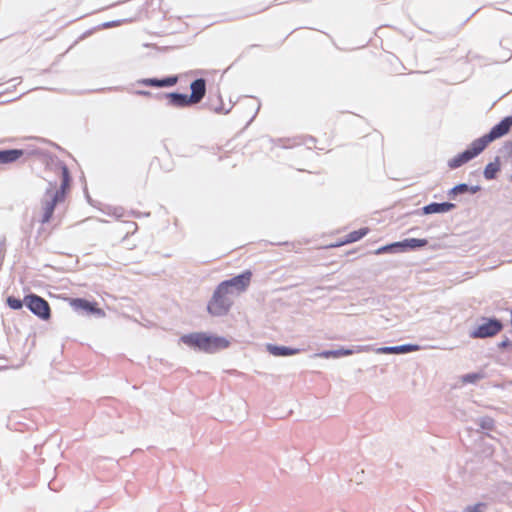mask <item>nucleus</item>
Listing matches in <instances>:
<instances>
[{"label":"nucleus","instance_id":"1","mask_svg":"<svg viewBox=\"0 0 512 512\" xmlns=\"http://www.w3.org/2000/svg\"><path fill=\"white\" fill-rule=\"evenodd\" d=\"M180 341L190 348L208 354L216 353L230 345V341L226 337L211 335L205 332L185 334L180 337Z\"/></svg>","mask_w":512,"mask_h":512},{"label":"nucleus","instance_id":"2","mask_svg":"<svg viewBox=\"0 0 512 512\" xmlns=\"http://www.w3.org/2000/svg\"><path fill=\"white\" fill-rule=\"evenodd\" d=\"M62 182L57 187L56 182H49L45 189L44 197L42 200L43 216L41 222L48 223L53 216L56 204L61 203L65 199L66 190L69 185V172L66 166H62Z\"/></svg>","mask_w":512,"mask_h":512},{"label":"nucleus","instance_id":"3","mask_svg":"<svg viewBox=\"0 0 512 512\" xmlns=\"http://www.w3.org/2000/svg\"><path fill=\"white\" fill-rule=\"evenodd\" d=\"M233 298L228 290L219 283L207 304L208 312L216 317L226 315L233 305Z\"/></svg>","mask_w":512,"mask_h":512},{"label":"nucleus","instance_id":"4","mask_svg":"<svg viewBox=\"0 0 512 512\" xmlns=\"http://www.w3.org/2000/svg\"><path fill=\"white\" fill-rule=\"evenodd\" d=\"M251 277V271L246 270L235 277L222 281L220 284L225 287L233 297H237L247 290L251 282Z\"/></svg>","mask_w":512,"mask_h":512},{"label":"nucleus","instance_id":"5","mask_svg":"<svg viewBox=\"0 0 512 512\" xmlns=\"http://www.w3.org/2000/svg\"><path fill=\"white\" fill-rule=\"evenodd\" d=\"M70 307L81 315H94L98 318L105 317V312L97 307L95 302H90L83 298L68 299Z\"/></svg>","mask_w":512,"mask_h":512},{"label":"nucleus","instance_id":"6","mask_svg":"<svg viewBox=\"0 0 512 512\" xmlns=\"http://www.w3.org/2000/svg\"><path fill=\"white\" fill-rule=\"evenodd\" d=\"M502 329V324L496 319H485L470 333L473 338H487L496 335Z\"/></svg>","mask_w":512,"mask_h":512},{"label":"nucleus","instance_id":"7","mask_svg":"<svg viewBox=\"0 0 512 512\" xmlns=\"http://www.w3.org/2000/svg\"><path fill=\"white\" fill-rule=\"evenodd\" d=\"M25 302L29 310L39 318L47 320L50 317V308L48 303L37 295L25 297Z\"/></svg>","mask_w":512,"mask_h":512},{"label":"nucleus","instance_id":"8","mask_svg":"<svg viewBox=\"0 0 512 512\" xmlns=\"http://www.w3.org/2000/svg\"><path fill=\"white\" fill-rule=\"evenodd\" d=\"M371 350H372V348L369 345H357L353 349L339 348V349H335V350H324V351L316 353L314 355V357L326 358V359L330 358V357L338 358L341 356H349V355H352L353 353H365V352H369Z\"/></svg>","mask_w":512,"mask_h":512},{"label":"nucleus","instance_id":"9","mask_svg":"<svg viewBox=\"0 0 512 512\" xmlns=\"http://www.w3.org/2000/svg\"><path fill=\"white\" fill-rule=\"evenodd\" d=\"M512 126V116L505 117L498 124L492 127L487 135L488 140L493 141L508 133Z\"/></svg>","mask_w":512,"mask_h":512},{"label":"nucleus","instance_id":"10","mask_svg":"<svg viewBox=\"0 0 512 512\" xmlns=\"http://www.w3.org/2000/svg\"><path fill=\"white\" fill-rule=\"evenodd\" d=\"M419 350V345L417 344H402L397 346H384L379 347L375 350L378 354H399V353H408L412 351Z\"/></svg>","mask_w":512,"mask_h":512},{"label":"nucleus","instance_id":"11","mask_svg":"<svg viewBox=\"0 0 512 512\" xmlns=\"http://www.w3.org/2000/svg\"><path fill=\"white\" fill-rule=\"evenodd\" d=\"M191 94L189 95V100H192V103H198L205 95L206 92V83L202 78L194 80L190 84Z\"/></svg>","mask_w":512,"mask_h":512},{"label":"nucleus","instance_id":"12","mask_svg":"<svg viewBox=\"0 0 512 512\" xmlns=\"http://www.w3.org/2000/svg\"><path fill=\"white\" fill-rule=\"evenodd\" d=\"M267 351L272 354L273 356L277 357H285V356H291L299 353L300 349L298 348H290L287 346H278L275 344H267L266 345Z\"/></svg>","mask_w":512,"mask_h":512},{"label":"nucleus","instance_id":"13","mask_svg":"<svg viewBox=\"0 0 512 512\" xmlns=\"http://www.w3.org/2000/svg\"><path fill=\"white\" fill-rule=\"evenodd\" d=\"M455 207L453 203L442 202V203H430L423 207V213L426 215L436 213H446Z\"/></svg>","mask_w":512,"mask_h":512},{"label":"nucleus","instance_id":"14","mask_svg":"<svg viewBox=\"0 0 512 512\" xmlns=\"http://www.w3.org/2000/svg\"><path fill=\"white\" fill-rule=\"evenodd\" d=\"M489 142L491 141L488 140L487 135H484L483 137L474 140L471 143L470 148L466 149V151L470 152L471 158L473 159L485 149Z\"/></svg>","mask_w":512,"mask_h":512},{"label":"nucleus","instance_id":"15","mask_svg":"<svg viewBox=\"0 0 512 512\" xmlns=\"http://www.w3.org/2000/svg\"><path fill=\"white\" fill-rule=\"evenodd\" d=\"M168 98H169L171 105H173L175 107H184V106H187L188 104L192 103V100H189V96L187 94H183V93H177V92L169 93Z\"/></svg>","mask_w":512,"mask_h":512},{"label":"nucleus","instance_id":"16","mask_svg":"<svg viewBox=\"0 0 512 512\" xmlns=\"http://www.w3.org/2000/svg\"><path fill=\"white\" fill-rule=\"evenodd\" d=\"M500 159L499 157H495L492 162H489L483 171V176L487 180L494 179L497 172L500 170Z\"/></svg>","mask_w":512,"mask_h":512},{"label":"nucleus","instance_id":"17","mask_svg":"<svg viewBox=\"0 0 512 512\" xmlns=\"http://www.w3.org/2000/svg\"><path fill=\"white\" fill-rule=\"evenodd\" d=\"M427 244L426 239H417V238H409L404 239L403 241L398 242L399 250L403 251L405 249H415L418 247H423Z\"/></svg>","mask_w":512,"mask_h":512},{"label":"nucleus","instance_id":"18","mask_svg":"<svg viewBox=\"0 0 512 512\" xmlns=\"http://www.w3.org/2000/svg\"><path fill=\"white\" fill-rule=\"evenodd\" d=\"M471 159L472 158H471L470 152H467L465 150L462 153L453 157L451 160H449L448 166L450 168H457V167L461 166L462 164L468 162Z\"/></svg>","mask_w":512,"mask_h":512},{"label":"nucleus","instance_id":"19","mask_svg":"<svg viewBox=\"0 0 512 512\" xmlns=\"http://www.w3.org/2000/svg\"><path fill=\"white\" fill-rule=\"evenodd\" d=\"M368 231H369L368 228H361L359 230L352 231L346 235V239L343 242L337 244L336 246H340V245L346 244V243L356 242V241L360 240L361 238H363L365 235H367Z\"/></svg>","mask_w":512,"mask_h":512},{"label":"nucleus","instance_id":"20","mask_svg":"<svg viewBox=\"0 0 512 512\" xmlns=\"http://www.w3.org/2000/svg\"><path fill=\"white\" fill-rule=\"evenodd\" d=\"M22 152L20 150H7V151H1L0 152V162L2 163H8L15 161L20 157Z\"/></svg>","mask_w":512,"mask_h":512},{"label":"nucleus","instance_id":"21","mask_svg":"<svg viewBox=\"0 0 512 512\" xmlns=\"http://www.w3.org/2000/svg\"><path fill=\"white\" fill-rule=\"evenodd\" d=\"M479 190V186H471L469 187L466 183H460L456 186H454L449 193L450 194H457V193H463L470 191L471 193H476Z\"/></svg>","mask_w":512,"mask_h":512},{"label":"nucleus","instance_id":"22","mask_svg":"<svg viewBox=\"0 0 512 512\" xmlns=\"http://www.w3.org/2000/svg\"><path fill=\"white\" fill-rule=\"evenodd\" d=\"M486 504L482 502H478L472 505H468L465 507L463 512H485Z\"/></svg>","mask_w":512,"mask_h":512},{"label":"nucleus","instance_id":"23","mask_svg":"<svg viewBox=\"0 0 512 512\" xmlns=\"http://www.w3.org/2000/svg\"><path fill=\"white\" fill-rule=\"evenodd\" d=\"M392 250L393 251H398L399 250L398 242H394L392 244H388V245H384V246L379 247L375 251V254H381V253L392 251Z\"/></svg>","mask_w":512,"mask_h":512},{"label":"nucleus","instance_id":"24","mask_svg":"<svg viewBox=\"0 0 512 512\" xmlns=\"http://www.w3.org/2000/svg\"><path fill=\"white\" fill-rule=\"evenodd\" d=\"M7 304L13 310L21 309L23 306L22 301L20 299L14 298V297H8Z\"/></svg>","mask_w":512,"mask_h":512},{"label":"nucleus","instance_id":"25","mask_svg":"<svg viewBox=\"0 0 512 512\" xmlns=\"http://www.w3.org/2000/svg\"><path fill=\"white\" fill-rule=\"evenodd\" d=\"M481 374L478 373H470L463 376L462 381L464 383H475L477 380L481 379Z\"/></svg>","mask_w":512,"mask_h":512},{"label":"nucleus","instance_id":"26","mask_svg":"<svg viewBox=\"0 0 512 512\" xmlns=\"http://www.w3.org/2000/svg\"><path fill=\"white\" fill-rule=\"evenodd\" d=\"M177 82V77H167L160 80V87L172 86Z\"/></svg>","mask_w":512,"mask_h":512},{"label":"nucleus","instance_id":"27","mask_svg":"<svg viewBox=\"0 0 512 512\" xmlns=\"http://www.w3.org/2000/svg\"><path fill=\"white\" fill-rule=\"evenodd\" d=\"M145 85L160 87V80L158 79H146L143 81Z\"/></svg>","mask_w":512,"mask_h":512},{"label":"nucleus","instance_id":"28","mask_svg":"<svg viewBox=\"0 0 512 512\" xmlns=\"http://www.w3.org/2000/svg\"><path fill=\"white\" fill-rule=\"evenodd\" d=\"M481 426L483 428H490L492 426V420L491 419L482 420Z\"/></svg>","mask_w":512,"mask_h":512},{"label":"nucleus","instance_id":"29","mask_svg":"<svg viewBox=\"0 0 512 512\" xmlns=\"http://www.w3.org/2000/svg\"><path fill=\"white\" fill-rule=\"evenodd\" d=\"M505 148L507 149L509 154H512V143H507L505 145Z\"/></svg>","mask_w":512,"mask_h":512},{"label":"nucleus","instance_id":"30","mask_svg":"<svg viewBox=\"0 0 512 512\" xmlns=\"http://www.w3.org/2000/svg\"><path fill=\"white\" fill-rule=\"evenodd\" d=\"M507 344H508V341H507V340H505V341H502V342L500 343V346H501V347H505V346H507Z\"/></svg>","mask_w":512,"mask_h":512},{"label":"nucleus","instance_id":"31","mask_svg":"<svg viewBox=\"0 0 512 512\" xmlns=\"http://www.w3.org/2000/svg\"><path fill=\"white\" fill-rule=\"evenodd\" d=\"M103 25H104V26H106V27H108V26H110V23H109V22H107V23H104Z\"/></svg>","mask_w":512,"mask_h":512}]
</instances>
